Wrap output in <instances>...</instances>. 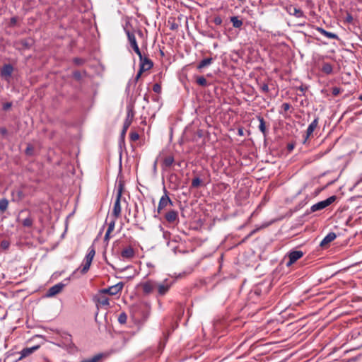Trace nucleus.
<instances>
[{
    "instance_id": "1",
    "label": "nucleus",
    "mask_w": 362,
    "mask_h": 362,
    "mask_svg": "<svg viewBox=\"0 0 362 362\" xmlns=\"http://www.w3.org/2000/svg\"><path fill=\"white\" fill-rule=\"evenodd\" d=\"M336 199H337V196L332 195V196L328 197L327 199H326L325 200L313 204L310 207V211L315 212L317 211L322 210V209H325L326 207H327L328 206H329L330 204H332L333 202H334L336 201Z\"/></svg>"
},
{
    "instance_id": "2",
    "label": "nucleus",
    "mask_w": 362,
    "mask_h": 362,
    "mask_svg": "<svg viewBox=\"0 0 362 362\" xmlns=\"http://www.w3.org/2000/svg\"><path fill=\"white\" fill-rule=\"evenodd\" d=\"M163 195L160 197L158 206L157 208V213L158 214H161V211L163 209H164L165 207H167L168 205H173V202L170 199V198L168 196V192L165 189V187H163Z\"/></svg>"
},
{
    "instance_id": "3",
    "label": "nucleus",
    "mask_w": 362,
    "mask_h": 362,
    "mask_svg": "<svg viewBox=\"0 0 362 362\" xmlns=\"http://www.w3.org/2000/svg\"><path fill=\"white\" fill-rule=\"evenodd\" d=\"M133 117H134L133 110L131 109L128 110L126 119L123 124V128H122L121 134H120V138L122 141H124L127 131L132 122Z\"/></svg>"
},
{
    "instance_id": "4",
    "label": "nucleus",
    "mask_w": 362,
    "mask_h": 362,
    "mask_svg": "<svg viewBox=\"0 0 362 362\" xmlns=\"http://www.w3.org/2000/svg\"><path fill=\"white\" fill-rule=\"evenodd\" d=\"M171 283L168 279H165L162 282L156 281V289H157L158 295L159 296H165L169 291Z\"/></svg>"
},
{
    "instance_id": "5",
    "label": "nucleus",
    "mask_w": 362,
    "mask_h": 362,
    "mask_svg": "<svg viewBox=\"0 0 362 362\" xmlns=\"http://www.w3.org/2000/svg\"><path fill=\"white\" fill-rule=\"evenodd\" d=\"M92 261L89 260L88 259L84 258L83 263L81 264V267L77 268L76 270L73 272V273L71 274V278L76 277L77 273L80 272L81 274H86L91 265Z\"/></svg>"
},
{
    "instance_id": "6",
    "label": "nucleus",
    "mask_w": 362,
    "mask_h": 362,
    "mask_svg": "<svg viewBox=\"0 0 362 362\" xmlns=\"http://www.w3.org/2000/svg\"><path fill=\"white\" fill-rule=\"evenodd\" d=\"M165 221L170 224H177L179 223L178 212L175 210H170L164 215Z\"/></svg>"
},
{
    "instance_id": "7",
    "label": "nucleus",
    "mask_w": 362,
    "mask_h": 362,
    "mask_svg": "<svg viewBox=\"0 0 362 362\" xmlns=\"http://www.w3.org/2000/svg\"><path fill=\"white\" fill-rule=\"evenodd\" d=\"M303 256V252L300 250H292L288 253V262L286 263L287 267H290L298 259Z\"/></svg>"
},
{
    "instance_id": "8",
    "label": "nucleus",
    "mask_w": 362,
    "mask_h": 362,
    "mask_svg": "<svg viewBox=\"0 0 362 362\" xmlns=\"http://www.w3.org/2000/svg\"><path fill=\"white\" fill-rule=\"evenodd\" d=\"M156 286V281L153 280H148L141 284L142 290L144 294L148 295L151 293Z\"/></svg>"
},
{
    "instance_id": "9",
    "label": "nucleus",
    "mask_w": 362,
    "mask_h": 362,
    "mask_svg": "<svg viewBox=\"0 0 362 362\" xmlns=\"http://www.w3.org/2000/svg\"><path fill=\"white\" fill-rule=\"evenodd\" d=\"M285 10L289 15L293 16L296 18L304 17L303 11L300 8H298L293 6L292 4L287 5L285 7Z\"/></svg>"
},
{
    "instance_id": "10",
    "label": "nucleus",
    "mask_w": 362,
    "mask_h": 362,
    "mask_svg": "<svg viewBox=\"0 0 362 362\" xmlns=\"http://www.w3.org/2000/svg\"><path fill=\"white\" fill-rule=\"evenodd\" d=\"M139 59H140L139 69H141V71H146L151 69L153 67V63L148 57H144L143 55H141V57H139Z\"/></svg>"
},
{
    "instance_id": "11",
    "label": "nucleus",
    "mask_w": 362,
    "mask_h": 362,
    "mask_svg": "<svg viewBox=\"0 0 362 362\" xmlns=\"http://www.w3.org/2000/svg\"><path fill=\"white\" fill-rule=\"evenodd\" d=\"M13 71V66L10 64H4L0 69V76L2 78L8 79L11 78L12 73Z\"/></svg>"
},
{
    "instance_id": "12",
    "label": "nucleus",
    "mask_w": 362,
    "mask_h": 362,
    "mask_svg": "<svg viewBox=\"0 0 362 362\" xmlns=\"http://www.w3.org/2000/svg\"><path fill=\"white\" fill-rule=\"evenodd\" d=\"M64 286V284H62V283H59L57 284H55L53 286L50 287L47 293H46V296L47 297H52V296H54L55 295L59 293L63 288Z\"/></svg>"
},
{
    "instance_id": "13",
    "label": "nucleus",
    "mask_w": 362,
    "mask_h": 362,
    "mask_svg": "<svg viewBox=\"0 0 362 362\" xmlns=\"http://www.w3.org/2000/svg\"><path fill=\"white\" fill-rule=\"evenodd\" d=\"M319 117H316L314 120L309 124L306 130V136L305 137L303 143H305L307 139L312 135L315 129L318 125Z\"/></svg>"
},
{
    "instance_id": "14",
    "label": "nucleus",
    "mask_w": 362,
    "mask_h": 362,
    "mask_svg": "<svg viewBox=\"0 0 362 362\" xmlns=\"http://www.w3.org/2000/svg\"><path fill=\"white\" fill-rule=\"evenodd\" d=\"M121 198L116 197L113 209H112V215L115 218H118L121 215V205H120Z\"/></svg>"
},
{
    "instance_id": "15",
    "label": "nucleus",
    "mask_w": 362,
    "mask_h": 362,
    "mask_svg": "<svg viewBox=\"0 0 362 362\" xmlns=\"http://www.w3.org/2000/svg\"><path fill=\"white\" fill-rule=\"evenodd\" d=\"M121 256L124 259H131L135 256V251L132 246H129L122 251Z\"/></svg>"
},
{
    "instance_id": "16",
    "label": "nucleus",
    "mask_w": 362,
    "mask_h": 362,
    "mask_svg": "<svg viewBox=\"0 0 362 362\" xmlns=\"http://www.w3.org/2000/svg\"><path fill=\"white\" fill-rule=\"evenodd\" d=\"M124 287V283L123 282H119L116 284L115 285H113L112 286L109 287V291L110 296H115L118 294L122 291V288Z\"/></svg>"
},
{
    "instance_id": "17",
    "label": "nucleus",
    "mask_w": 362,
    "mask_h": 362,
    "mask_svg": "<svg viewBox=\"0 0 362 362\" xmlns=\"http://www.w3.org/2000/svg\"><path fill=\"white\" fill-rule=\"evenodd\" d=\"M12 201L20 202L25 197V194L20 189H14L11 192Z\"/></svg>"
},
{
    "instance_id": "18",
    "label": "nucleus",
    "mask_w": 362,
    "mask_h": 362,
    "mask_svg": "<svg viewBox=\"0 0 362 362\" xmlns=\"http://www.w3.org/2000/svg\"><path fill=\"white\" fill-rule=\"evenodd\" d=\"M336 237L337 235L334 233H329L321 241L320 245L322 247H325L329 243L332 242L336 238Z\"/></svg>"
},
{
    "instance_id": "19",
    "label": "nucleus",
    "mask_w": 362,
    "mask_h": 362,
    "mask_svg": "<svg viewBox=\"0 0 362 362\" xmlns=\"http://www.w3.org/2000/svg\"><path fill=\"white\" fill-rule=\"evenodd\" d=\"M316 30L329 39L339 40V37L337 34L328 32L321 27H317Z\"/></svg>"
},
{
    "instance_id": "20",
    "label": "nucleus",
    "mask_w": 362,
    "mask_h": 362,
    "mask_svg": "<svg viewBox=\"0 0 362 362\" xmlns=\"http://www.w3.org/2000/svg\"><path fill=\"white\" fill-rule=\"evenodd\" d=\"M214 59L212 57H208L202 59L197 65V69L201 70L203 68L208 66L212 64Z\"/></svg>"
},
{
    "instance_id": "21",
    "label": "nucleus",
    "mask_w": 362,
    "mask_h": 362,
    "mask_svg": "<svg viewBox=\"0 0 362 362\" xmlns=\"http://www.w3.org/2000/svg\"><path fill=\"white\" fill-rule=\"evenodd\" d=\"M96 302L100 306L109 307L110 305L109 298L105 296H100L97 297Z\"/></svg>"
},
{
    "instance_id": "22",
    "label": "nucleus",
    "mask_w": 362,
    "mask_h": 362,
    "mask_svg": "<svg viewBox=\"0 0 362 362\" xmlns=\"http://www.w3.org/2000/svg\"><path fill=\"white\" fill-rule=\"evenodd\" d=\"M257 117L259 122V129L264 134V136H266L267 131L265 125V121L262 116L259 115Z\"/></svg>"
},
{
    "instance_id": "23",
    "label": "nucleus",
    "mask_w": 362,
    "mask_h": 362,
    "mask_svg": "<svg viewBox=\"0 0 362 362\" xmlns=\"http://www.w3.org/2000/svg\"><path fill=\"white\" fill-rule=\"evenodd\" d=\"M175 160L173 156H168L163 158V165L165 168H170L173 164Z\"/></svg>"
},
{
    "instance_id": "24",
    "label": "nucleus",
    "mask_w": 362,
    "mask_h": 362,
    "mask_svg": "<svg viewBox=\"0 0 362 362\" xmlns=\"http://www.w3.org/2000/svg\"><path fill=\"white\" fill-rule=\"evenodd\" d=\"M124 189V182L122 180H119L117 184V196L116 197L122 198V194Z\"/></svg>"
},
{
    "instance_id": "25",
    "label": "nucleus",
    "mask_w": 362,
    "mask_h": 362,
    "mask_svg": "<svg viewBox=\"0 0 362 362\" xmlns=\"http://www.w3.org/2000/svg\"><path fill=\"white\" fill-rule=\"evenodd\" d=\"M126 33L131 47H132L134 44L136 45L137 42L134 33L130 32L129 30H126Z\"/></svg>"
},
{
    "instance_id": "26",
    "label": "nucleus",
    "mask_w": 362,
    "mask_h": 362,
    "mask_svg": "<svg viewBox=\"0 0 362 362\" xmlns=\"http://www.w3.org/2000/svg\"><path fill=\"white\" fill-rule=\"evenodd\" d=\"M230 22L233 23V26L235 28H240L243 24V21L239 20L237 16L230 17Z\"/></svg>"
},
{
    "instance_id": "27",
    "label": "nucleus",
    "mask_w": 362,
    "mask_h": 362,
    "mask_svg": "<svg viewBox=\"0 0 362 362\" xmlns=\"http://www.w3.org/2000/svg\"><path fill=\"white\" fill-rule=\"evenodd\" d=\"M95 247L93 245H92L90 247H89L88 254L85 256V258L93 261V259L95 257Z\"/></svg>"
},
{
    "instance_id": "28",
    "label": "nucleus",
    "mask_w": 362,
    "mask_h": 362,
    "mask_svg": "<svg viewBox=\"0 0 362 362\" xmlns=\"http://www.w3.org/2000/svg\"><path fill=\"white\" fill-rule=\"evenodd\" d=\"M38 348V346H33V347H31V348H25V349H23L22 351H21V357H26L28 356H29L30 354H31L35 350H36Z\"/></svg>"
},
{
    "instance_id": "29",
    "label": "nucleus",
    "mask_w": 362,
    "mask_h": 362,
    "mask_svg": "<svg viewBox=\"0 0 362 362\" xmlns=\"http://www.w3.org/2000/svg\"><path fill=\"white\" fill-rule=\"evenodd\" d=\"M321 70L323 73L326 74H330L332 72V66L329 63H324L321 68Z\"/></svg>"
},
{
    "instance_id": "30",
    "label": "nucleus",
    "mask_w": 362,
    "mask_h": 362,
    "mask_svg": "<svg viewBox=\"0 0 362 362\" xmlns=\"http://www.w3.org/2000/svg\"><path fill=\"white\" fill-rule=\"evenodd\" d=\"M19 44L22 46L23 48L29 49L33 44V41L31 39H23L20 40Z\"/></svg>"
},
{
    "instance_id": "31",
    "label": "nucleus",
    "mask_w": 362,
    "mask_h": 362,
    "mask_svg": "<svg viewBox=\"0 0 362 362\" xmlns=\"http://www.w3.org/2000/svg\"><path fill=\"white\" fill-rule=\"evenodd\" d=\"M8 206V201L6 198H2L0 199V211L4 212Z\"/></svg>"
},
{
    "instance_id": "32",
    "label": "nucleus",
    "mask_w": 362,
    "mask_h": 362,
    "mask_svg": "<svg viewBox=\"0 0 362 362\" xmlns=\"http://www.w3.org/2000/svg\"><path fill=\"white\" fill-rule=\"evenodd\" d=\"M33 223V219L31 218L30 216H28L25 219L22 221V224L25 227H31Z\"/></svg>"
},
{
    "instance_id": "33",
    "label": "nucleus",
    "mask_w": 362,
    "mask_h": 362,
    "mask_svg": "<svg viewBox=\"0 0 362 362\" xmlns=\"http://www.w3.org/2000/svg\"><path fill=\"white\" fill-rule=\"evenodd\" d=\"M127 315L126 313L122 312L118 316V322L121 325H124L127 322Z\"/></svg>"
},
{
    "instance_id": "34",
    "label": "nucleus",
    "mask_w": 362,
    "mask_h": 362,
    "mask_svg": "<svg viewBox=\"0 0 362 362\" xmlns=\"http://www.w3.org/2000/svg\"><path fill=\"white\" fill-rule=\"evenodd\" d=\"M197 83L201 86L206 87L208 86L206 79L204 76H199L197 78Z\"/></svg>"
},
{
    "instance_id": "35",
    "label": "nucleus",
    "mask_w": 362,
    "mask_h": 362,
    "mask_svg": "<svg viewBox=\"0 0 362 362\" xmlns=\"http://www.w3.org/2000/svg\"><path fill=\"white\" fill-rule=\"evenodd\" d=\"M201 184L202 180L199 177H196L192 180L191 187L192 188H198Z\"/></svg>"
},
{
    "instance_id": "36",
    "label": "nucleus",
    "mask_w": 362,
    "mask_h": 362,
    "mask_svg": "<svg viewBox=\"0 0 362 362\" xmlns=\"http://www.w3.org/2000/svg\"><path fill=\"white\" fill-rule=\"evenodd\" d=\"M116 219L115 218H114V219H112L109 223H108V227H107V231L108 232H112L115 229V223H116Z\"/></svg>"
},
{
    "instance_id": "37",
    "label": "nucleus",
    "mask_w": 362,
    "mask_h": 362,
    "mask_svg": "<svg viewBox=\"0 0 362 362\" xmlns=\"http://www.w3.org/2000/svg\"><path fill=\"white\" fill-rule=\"evenodd\" d=\"M34 148L31 144H28L25 153L27 156H32L33 154Z\"/></svg>"
},
{
    "instance_id": "38",
    "label": "nucleus",
    "mask_w": 362,
    "mask_h": 362,
    "mask_svg": "<svg viewBox=\"0 0 362 362\" xmlns=\"http://www.w3.org/2000/svg\"><path fill=\"white\" fill-rule=\"evenodd\" d=\"M129 138L131 141H136L139 139V135L136 132H132L129 134Z\"/></svg>"
},
{
    "instance_id": "39",
    "label": "nucleus",
    "mask_w": 362,
    "mask_h": 362,
    "mask_svg": "<svg viewBox=\"0 0 362 362\" xmlns=\"http://www.w3.org/2000/svg\"><path fill=\"white\" fill-rule=\"evenodd\" d=\"M259 88L261 92L267 93L269 91V86L267 83H262L259 84Z\"/></svg>"
},
{
    "instance_id": "40",
    "label": "nucleus",
    "mask_w": 362,
    "mask_h": 362,
    "mask_svg": "<svg viewBox=\"0 0 362 362\" xmlns=\"http://www.w3.org/2000/svg\"><path fill=\"white\" fill-rule=\"evenodd\" d=\"M132 47L134 49V51L136 53V54L139 56V57H141L142 54L140 51L138 44H134Z\"/></svg>"
},
{
    "instance_id": "41",
    "label": "nucleus",
    "mask_w": 362,
    "mask_h": 362,
    "mask_svg": "<svg viewBox=\"0 0 362 362\" xmlns=\"http://www.w3.org/2000/svg\"><path fill=\"white\" fill-rule=\"evenodd\" d=\"M341 92V89L339 87H333L332 89V93L333 95L337 96Z\"/></svg>"
},
{
    "instance_id": "42",
    "label": "nucleus",
    "mask_w": 362,
    "mask_h": 362,
    "mask_svg": "<svg viewBox=\"0 0 362 362\" xmlns=\"http://www.w3.org/2000/svg\"><path fill=\"white\" fill-rule=\"evenodd\" d=\"M153 90L155 92V93H160V91H161V86L160 84L158 83H155L153 86Z\"/></svg>"
},
{
    "instance_id": "43",
    "label": "nucleus",
    "mask_w": 362,
    "mask_h": 362,
    "mask_svg": "<svg viewBox=\"0 0 362 362\" xmlns=\"http://www.w3.org/2000/svg\"><path fill=\"white\" fill-rule=\"evenodd\" d=\"M222 22V18L219 16H217L214 18V23L217 25H221Z\"/></svg>"
},
{
    "instance_id": "44",
    "label": "nucleus",
    "mask_w": 362,
    "mask_h": 362,
    "mask_svg": "<svg viewBox=\"0 0 362 362\" xmlns=\"http://www.w3.org/2000/svg\"><path fill=\"white\" fill-rule=\"evenodd\" d=\"M297 89L299 90L303 95H304L305 92L308 90V86L305 85H301L298 87Z\"/></svg>"
},
{
    "instance_id": "45",
    "label": "nucleus",
    "mask_w": 362,
    "mask_h": 362,
    "mask_svg": "<svg viewBox=\"0 0 362 362\" xmlns=\"http://www.w3.org/2000/svg\"><path fill=\"white\" fill-rule=\"evenodd\" d=\"M281 108L285 111H288L291 108V105L287 103H284L281 105Z\"/></svg>"
},
{
    "instance_id": "46",
    "label": "nucleus",
    "mask_w": 362,
    "mask_h": 362,
    "mask_svg": "<svg viewBox=\"0 0 362 362\" xmlns=\"http://www.w3.org/2000/svg\"><path fill=\"white\" fill-rule=\"evenodd\" d=\"M353 16L350 13H347L346 16V23H351L352 21H353Z\"/></svg>"
},
{
    "instance_id": "47",
    "label": "nucleus",
    "mask_w": 362,
    "mask_h": 362,
    "mask_svg": "<svg viewBox=\"0 0 362 362\" xmlns=\"http://www.w3.org/2000/svg\"><path fill=\"white\" fill-rule=\"evenodd\" d=\"M73 76L77 80H80L81 78V74L78 71H74Z\"/></svg>"
},
{
    "instance_id": "48",
    "label": "nucleus",
    "mask_w": 362,
    "mask_h": 362,
    "mask_svg": "<svg viewBox=\"0 0 362 362\" xmlns=\"http://www.w3.org/2000/svg\"><path fill=\"white\" fill-rule=\"evenodd\" d=\"M9 246V243L6 240H3L1 243V247L4 249H7Z\"/></svg>"
},
{
    "instance_id": "49",
    "label": "nucleus",
    "mask_w": 362,
    "mask_h": 362,
    "mask_svg": "<svg viewBox=\"0 0 362 362\" xmlns=\"http://www.w3.org/2000/svg\"><path fill=\"white\" fill-rule=\"evenodd\" d=\"M12 106V103H6L3 105V110L6 111L8 110L9 108H11V107Z\"/></svg>"
},
{
    "instance_id": "50",
    "label": "nucleus",
    "mask_w": 362,
    "mask_h": 362,
    "mask_svg": "<svg viewBox=\"0 0 362 362\" xmlns=\"http://www.w3.org/2000/svg\"><path fill=\"white\" fill-rule=\"evenodd\" d=\"M144 71H141V69H139V71H138V73H137V74H136V77H135V79H134L135 83H136V82L139 81V79L140 78V77H141V74H142V73H143Z\"/></svg>"
},
{
    "instance_id": "51",
    "label": "nucleus",
    "mask_w": 362,
    "mask_h": 362,
    "mask_svg": "<svg viewBox=\"0 0 362 362\" xmlns=\"http://www.w3.org/2000/svg\"><path fill=\"white\" fill-rule=\"evenodd\" d=\"M294 147H295V144H293V143H289V144H288V145H287V150H288L289 152H291V151H293V150Z\"/></svg>"
},
{
    "instance_id": "52",
    "label": "nucleus",
    "mask_w": 362,
    "mask_h": 362,
    "mask_svg": "<svg viewBox=\"0 0 362 362\" xmlns=\"http://www.w3.org/2000/svg\"><path fill=\"white\" fill-rule=\"evenodd\" d=\"M0 133L2 135H6L7 134V129L5 127H1L0 128Z\"/></svg>"
},
{
    "instance_id": "53",
    "label": "nucleus",
    "mask_w": 362,
    "mask_h": 362,
    "mask_svg": "<svg viewBox=\"0 0 362 362\" xmlns=\"http://www.w3.org/2000/svg\"><path fill=\"white\" fill-rule=\"evenodd\" d=\"M111 232H108V231H106L105 233V237H104V240L106 241V240H108L110 239V235Z\"/></svg>"
},
{
    "instance_id": "54",
    "label": "nucleus",
    "mask_w": 362,
    "mask_h": 362,
    "mask_svg": "<svg viewBox=\"0 0 362 362\" xmlns=\"http://www.w3.org/2000/svg\"><path fill=\"white\" fill-rule=\"evenodd\" d=\"M100 293H108L110 295V291H109V287L107 288H103L100 291Z\"/></svg>"
},
{
    "instance_id": "55",
    "label": "nucleus",
    "mask_w": 362,
    "mask_h": 362,
    "mask_svg": "<svg viewBox=\"0 0 362 362\" xmlns=\"http://www.w3.org/2000/svg\"><path fill=\"white\" fill-rule=\"evenodd\" d=\"M11 24H15L16 23V18L15 17L11 18Z\"/></svg>"
},
{
    "instance_id": "56",
    "label": "nucleus",
    "mask_w": 362,
    "mask_h": 362,
    "mask_svg": "<svg viewBox=\"0 0 362 362\" xmlns=\"http://www.w3.org/2000/svg\"><path fill=\"white\" fill-rule=\"evenodd\" d=\"M177 28V25H175V24H173V25H171L170 29H171V30H175V29H176Z\"/></svg>"
},
{
    "instance_id": "57",
    "label": "nucleus",
    "mask_w": 362,
    "mask_h": 362,
    "mask_svg": "<svg viewBox=\"0 0 362 362\" xmlns=\"http://www.w3.org/2000/svg\"><path fill=\"white\" fill-rule=\"evenodd\" d=\"M79 61H80V60H79L78 59H75V62H76L77 64H78V63H79Z\"/></svg>"
},
{
    "instance_id": "58",
    "label": "nucleus",
    "mask_w": 362,
    "mask_h": 362,
    "mask_svg": "<svg viewBox=\"0 0 362 362\" xmlns=\"http://www.w3.org/2000/svg\"><path fill=\"white\" fill-rule=\"evenodd\" d=\"M358 99L362 101V95L359 96Z\"/></svg>"
},
{
    "instance_id": "59",
    "label": "nucleus",
    "mask_w": 362,
    "mask_h": 362,
    "mask_svg": "<svg viewBox=\"0 0 362 362\" xmlns=\"http://www.w3.org/2000/svg\"><path fill=\"white\" fill-rule=\"evenodd\" d=\"M239 134H242V130H239Z\"/></svg>"
},
{
    "instance_id": "60",
    "label": "nucleus",
    "mask_w": 362,
    "mask_h": 362,
    "mask_svg": "<svg viewBox=\"0 0 362 362\" xmlns=\"http://www.w3.org/2000/svg\"><path fill=\"white\" fill-rule=\"evenodd\" d=\"M154 217H155V218H158V215L155 214V215H154Z\"/></svg>"
}]
</instances>
